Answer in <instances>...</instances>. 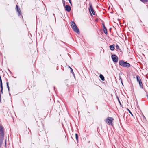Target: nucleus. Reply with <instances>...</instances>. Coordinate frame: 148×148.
<instances>
[{
  "label": "nucleus",
  "mask_w": 148,
  "mask_h": 148,
  "mask_svg": "<svg viewBox=\"0 0 148 148\" xmlns=\"http://www.w3.org/2000/svg\"><path fill=\"white\" fill-rule=\"evenodd\" d=\"M139 83V84L140 86H142L143 84H142V83L141 82V81H140V82Z\"/></svg>",
  "instance_id": "17"
},
{
  "label": "nucleus",
  "mask_w": 148,
  "mask_h": 148,
  "mask_svg": "<svg viewBox=\"0 0 148 148\" xmlns=\"http://www.w3.org/2000/svg\"><path fill=\"white\" fill-rule=\"evenodd\" d=\"M71 68V71L72 72V73H73V70L71 68Z\"/></svg>",
  "instance_id": "23"
},
{
  "label": "nucleus",
  "mask_w": 148,
  "mask_h": 148,
  "mask_svg": "<svg viewBox=\"0 0 148 148\" xmlns=\"http://www.w3.org/2000/svg\"><path fill=\"white\" fill-rule=\"evenodd\" d=\"M117 97V98H118V100L119 103L120 104V101H119V98H118V97Z\"/></svg>",
  "instance_id": "22"
},
{
  "label": "nucleus",
  "mask_w": 148,
  "mask_h": 148,
  "mask_svg": "<svg viewBox=\"0 0 148 148\" xmlns=\"http://www.w3.org/2000/svg\"><path fill=\"white\" fill-rule=\"evenodd\" d=\"M114 46L113 45L110 46V50H114Z\"/></svg>",
  "instance_id": "7"
},
{
  "label": "nucleus",
  "mask_w": 148,
  "mask_h": 148,
  "mask_svg": "<svg viewBox=\"0 0 148 148\" xmlns=\"http://www.w3.org/2000/svg\"><path fill=\"white\" fill-rule=\"evenodd\" d=\"M103 25V28H104V27H105V26H104V25Z\"/></svg>",
  "instance_id": "27"
},
{
  "label": "nucleus",
  "mask_w": 148,
  "mask_h": 148,
  "mask_svg": "<svg viewBox=\"0 0 148 148\" xmlns=\"http://www.w3.org/2000/svg\"><path fill=\"white\" fill-rule=\"evenodd\" d=\"M6 84H7V88H8V90H9V85H8V82H7V83H6Z\"/></svg>",
  "instance_id": "16"
},
{
  "label": "nucleus",
  "mask_w": 148,
  "mask_h": 148,
  "mask_svg": "<svg viewBox=\"0 0 148 148\" xmlns=\"http://www.w3.org/2000/svg\"><path fill=\"white\" fill-rule=\"evenodd\" d=\"M0 86H2V81H1L0 82Z\"/></svg>",
  "instance_id": "19"
},
{
  "label": "nucleus",
  "mask_w": 148,
  "mask_h": 148,
  "mask_svg": "<svg viewBox=\"0 0 148 148\" xmlns=\"http://www.w3.org/2000/svg\"><path fill=\"white\" fill-rule=\"evenodd\" d=\"M70 0H69V1H70Z\"/></svg>",
  "instance_id": "29"
},
{
  "label": "nucleus",
  "mask_w": 148,
  "mask_h": 148,
  "mask_svg": "<svg viewBox=\"0 0 148 148\" xmlns=\"http://www.w3.org/2000/svg\"><path fill=\"white\" fill-rule=\"evenodd\" d=\"M127 110L128 111H129V112L132 115H133V114H132V113H131V111H130V110L128 109H127Z\"/></svg>",
  "instance_id": "18"
},
{
  "label": "nucleus",
  "mask_w": 148,
  "mask_h": 148,
  "mask_svg": "<svg viewBox=\"0 0 148 148\" xmlns=\"http://www.w3.org/2000/svg\"><path fill=\"white\" fill-rule=\"evenodd\" d=\"M0 88L1 89L2 93V90H3V86H0Z\"/></svg>",
  "instance_id": "15"
},
{
  "label": "nucleus",
  "mask_w": 148,
  "mask_h": 148,
  "mask_svg": "<svg viewBox=\"0 0 148 148\" xmlns=\"http://www.w3.org/2000/svg\"><path fill=\"white\" fill-rule=\"evenodd\" d=\"M117 97V98H118V100L119 103L120 104V101H119V98H118V97Z\"/></svg>",
  "instance_id": "21"
},
{
  "label": "nucleus",
  "mask_w": 148,
  "mask_h": 148,
  "mask_svg": "<svg viewBox=\"0 0 148 148\" xmlns=\"http://www.w3.org/2000/svg\"><path fill=\"white\" fill-rule=\"evenodd\" d=\"M103 31L104 33L106 34H107V29L105 27H104V28H103Z\"/></svg>",
  "instance_id": "11"
},
{
  "label": "nucleus",
  "mask_w": 148,
  "mask_h": 148,
  "mask_svg": "<svg viewBox=\"0 0 148 148\" xmlns=\"http://www.w3.org/2000/svg\"><path fill=\"white\" fill-rule=\"evenodd\" d=\"M112 58L114 62H118V58L115 55L112 56Z\"/></svg>",
  "instance_id": "5"
},
{
  "label": "nucleus",
  "mask_w": 148,
  "mask_h": 148,
  "mask_svg": "<svg viewBox=\"0 0 148 148\" xmlns=\"http://www.w3.org/2000/svg\"><path fill=\"white\" fill-rule=\"evenodd\" d=\"M120 64L123 66L129 67L130 66V64L127 62H126L123 61H121L119 62Z\"/></svg>",
  "instance_id": "2"
},
{
  "label": "nucleus",
  "mask_w": 148,
  "mask_h": 148,
  "mask_svg": "<svg viewBox=\"0 0 148 148\" xmlns=\"http://www.w3.org/2000/svg\"><path fill=\"white\" fill-rule=\"evenodd\" d=\"M90 7L89 8V10L90 12V15L92 16V14L94 15L95 14V12H94L92 5L91 3H89Z\"/></svg>",
  "instance_id": "4"
},
{
  "label": "nucleus",
  "mask_w": 148,
  "mask_h": 148,
  "mask_svg": "<svg viewBox=\"0 0 148 148\" xmlns=\"http://www.w3.org/2000/svg\"><path fill=\"white\" fill-rule=\"evenodd\" d=\"M69 1V2L71 4V0H70V1Z\"/></svg>",
  "instance_id": "25"
},
{
  "label": "nucleus",
  "mask_w": 148,
  "mask_h": 148,
  "mask_svg": "<svg viewBox=\"0 0 148 148\" xmlns=\"http://www.w3.org/2000/svg\"><path fill=\"white\" fill-rule=\"evenodd\" d=\"M0 97H1V94L0 93Z\"/></svg>",
  "instance_id": "28"
},
{
  "label": "nucleus",
  "mask_w": 148,
  "mask_h": 148,
  "mask_svg": "<svg viewBox=\"0 0 148 148\" xmlns=\"http://www.w3.org/2000/svg\"><path fill=\"white\" fill-rule=\"evenodd\" d=\"M99 77L102 80H103V81L104 80V77L102 74H100V75Z\"/></svg>",
  "instance_id": "9"
},
{
  "label": "nucleus",
  "mask_w": 148,
  "mask_h": 148,
  "mask_svg": "<svg viewBox=\"0 0 148 148\" xmlns=\"http://www.w3.org/2000/svg\"><path fill=\"white\" fill-rule=\"evenodd\" d=\"M3 138H2L1 139H0V147H1V145L2 143V142H3Z\"/></svg>",
  "instance_id": "12"
},
{
  "label": "nucleus",
  "mask_w": 148,
  "mask_h": 148,
  "mask_svg": "<svg viewBox=\"0 0 148 148\" xmlns=\"http://www.w3.org/2000/svg\"><path fill=\"white\" fill-rule=\"evenodd\" d=\"M75 136L77 140L78 139V136L77 134H76V133L75 134Z\"/></svg>",
  "instance_id": "14"
},
{
  "label": "nucleus",
  "mask_w": 148,
  "mask_h": 148,
  "mask_svg": "<svg viewBox=\"0 0 148 148\" xmlns=\"http://www.w3.org/2000/svg\"><path fill=\"white\" fill-rule=\"evenodd\" d=\"M136 78H137V81L138 82H140L141 81L140 79L138 76H137Z\"/></svg>",
  "instance_id": "10"
},
{
  "label": "nucleus",
  "mask_w": 148,
  "mask_h": 148,
  "mask_svg": "<svg viewBox=\"0 0 148 148\" xmlns=\"http://www.w3.org/2000/svg\"><path fill=\"white\" fill-rule=\"evenodd\" d=\"M116 48H119V46H118L117 45L116 46Z\"/></svg>",
  "instance_id": "24"
},
{
  "label": "nucleus",
  "mask_w": 148,
  "mask_h": 148,
  "mask_svg": "<svg viewBox=\"0 0 148 148\" xmlns=\"http://www.w3.org/2000/svg\"><path fill=\"white\" fill-rule=\"evenodd\" d=\"M17 10L18 12V13L19 14H20L21 13V11L20 10V9H18Z\"/></svg>",
  "instance_id": "13"
},
{
  "label": "nucleus",
  "mask_w": 148,
  "mask_h": 148,
  "mask_svg": "<svg viewBox=\"0 0 148 148\" xmlns=\"http://www.w3.org/2000/svg\"><path fill=\"white\" fill-rule=\"evenodd\" d=\"M16 9H17V10L18 9L17 5H16Z\"/></svg>",
  "instance_id": "20"
},
{
  "label": "nucleus",
  "mask_w": 148,
  "mask_h": 148,
  "mask_svg": "<svg viewBox=\"0 0 148 148\" xmlns=\"http://www.w3.org/2000/svg\"><path fill=\"white\" fill-rule=\"evenodd\" d=\"M71 25L73 30L76 33H79V30L73 21H72L71 22Z\"/></svg>",
  "instance_id": "1"
},
{
  "label": "nucleus",
  "mask_w": 148,
  "mask_h": 148,
  "mask_svg": "<svg viewBox=\"0 0 148 148\" xmlns=\"http://www.w3.org/2000/svg\"><path fill=\"white\" fill-rule=\"evenodd\" d=\"M6 141L5 140V147H6Z\"/></svg>",
  "instance_id": "26"
},
{
  "label": "nucleus",
  "mask_w": 148,
  "mask_h": 148,
  "mask_svg": "<svg viewBox=\"0 0 148 148\" xmlns=\"http://www.w3.org/2000/svg\"><path fill=\"white\" fill-rule=\"evenodd\" d=\"M65 10L68 12H69L71 10V7L68 5H66L65 6Z\"/></svg>",
  "instance_id": "6"
},
{
  "label": "nucleus",
  "mask_w": 148,
  "mask_h": 148,
  "mask_svg": "<svg viewBox=\"0 0 148 148\" xmlns=\"http://www.w3.org/2000/svg\"><path fill=\"white\" fill-rule=\"evenodd\" d=\"M114 120V119L112 117H109L106 119V122L108 124H111L112 125V122Z\"/></svg>",
  "instance_id": "3"
},
{
  "label": "nucleus",
  "mask_w": 148,
  "mask_h": 148,
  "mask_svg": "<svg viewBox=\"0 0 148 148\" xmlns=\"http://www.w3.org/2000/svg\"><path fill=\"white\" fill-rule=\"evenodd\" d=\"M3 132V129L2 127L0 125V133H2Z\"/></svg>",
  "instance_id": "8"
}]
</instances>
